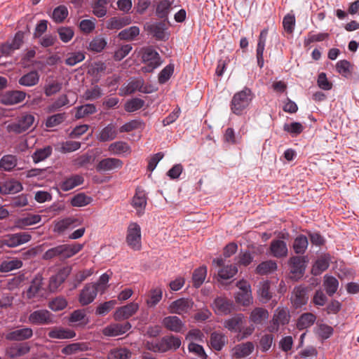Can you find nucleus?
<instances>
[{
	"instance_id": "15",
	"label": "nucleus",
	"mask_w": 359,
	"mask_h": 359,
	"mask_svg": "<svg viewBox=\"0 0 359 359\" xmlns=\"http://www.w3.org/2000/svg\"><path fill=\"white\" fill-rule=\"evenodd\" d=\"M131 328L130 323L110 324L102 330V334L107 337H117L125 334Z\"/></svg>"
},
{
	"instance_id": "55",
	"label": "nucleus",
	"mask_w": 359,
	"mask_h": 359,
	"mask_svg": "<svg viewBox=\"0 0 359 359\" xmlns=\"http://www.w3.org/2000/svg\"><path fill=\"white\" fill-rule=\"evenodd\" d=\"M172 2L169 0L161 1L156 7V15L160 18H167L171 8Z\"/></svg>"
},
{
	"instance_id": "61",
	"label": "nucleus",
	"mask_w": 359,
	"mask_h": 359,
	"mask_svg": "<svg viewBox=\"0 0 359 359\" xmlns=\"http://www.w3.org/2000/svg\"><path fill=\"white\" fill-rule=\"evenodd\" d=\"M93 161V156L89 154L81 155L72 161V165L76 168H86Z\"/></svg>"
},
{
	"instance_id": "56",
	"label": "nucleus",
	"mask_w": 359,
	"mask_h": 359,
	"mask_svg": "<svg viewBox=\"0 0 359 359\" xmlns=\"http://www.w3.org/2000/svg\"><path fill=\"white\" fill-rule=\"evenodd\" d=\"M53 149L50 146H47L42 149H39L35 151L32 157L33 161L36 163L44 161L52 154Z\"/></svg>"
},
{
	"instance_id": "33",
	"label": "nucleus",
	"mask_w": 359,
	"mask_h": 359,
	"mask_svg": "<svg viewBox=\"0 0 359 359\" xmlns=\"http://www.w3.org/2000/svg\"><path fill=\"white\" fill-rule=\"evenodd\" d=\"M83 177L80 175H74L66 178L60 184V189L64 191H69L83 183Z\"/></svg>"
},
{
	"instance_id": "45",
	"label": "nucleus",
	"mask_w": 359,
	"mask_h": 359,
	"mask_svg": "<svg viewBox=\"0 0 359 359\" xmlns=\"http://www.w3.org/2000/svg\"><path fill=\"white\" fill-rule=\"evenodd\" d=\"M277 269V264L275 261L267 260L260 263L256 268V273L259 275H266L273 273Z\"/></svg>"
},
{
	"instance_id": "41",
	"label": "nucleus",
	"mask_w": 359,
	"mask_h": 359,
	"mask_svg": "<svg viewBox=\"0 0 359 359\" xmlns=\"http://www.w3.org/2000/svg\"><path fill=\"white\" fill-rule=\"evenodd\" d=\"M130 23V19L128 17H113L107 22L106 27L108 29H120Z\"/></svg>"
},
{
	"instance_id": "18",
	"label": "nucleus",
	"mask_w": 359,
	"mask_h": 359,
	"mask_svg": "<svg viewBox=\"0 0 359 359\" xmlns=\"http://www.w3.org/2000/svg\"><path fill=\"white\" fill-rule=\"evenodd\" d=\"M41 221V216L38 214L28 213L17 218L15 222V226L20 229H24L28 226L34 225Z\"/></svg>"
},
{
	"instance_id": "53",
	"label": "nucleus",
	"mask_w": 359,
	"mask_h": 359,
	"mask_svg": "<svg viewBox=\"0 0 359 359\" xmlns=\"http://www.w3.org/2000/svg\"><path fill=\"white\" fill-rule=\"evenodd\" d=\"M110 279V275L107 273H104L101 275L100 278L96 283H91L94 285L96 292H100L101 294H104L109 287V281Z\"/></svg>"
},
{
	"instance_id": "24",
	"label": "nucleus",
	"mask_w": 359,
	"mask_h": 359,
	"mask_svg": "<svg viewBox=\"0 0 359 359\" xmlns=\"http://www.w3.org/2000/svg\"><path fill=\"white\" fill-rule=\"evenodd\" d=\"M26 97V93L21 90L6 92L1 98L5 104L12 105L22 102Z\"/></svg>"
},
{
	"instance_id": "36",
	"label": "nucleus",
	"mask_w": 359,
	"mask_h": 359,
	"mask_svg": "<svg viewBox=\"0 0 359 359\" xmlns=\"http://www.w3.org/2000/svg\"><path fill=\"white\" fill-rule=\"evenodd\" d=\"M18 165V158L15 155L6 154L0 158V170L6 172L12 171Z\"/></svg>"
},
{
	"instance_id": "26",
	"label": "nucleus",
	"mask_w": 359,
	"mask_h": 359,
	"mask_svg": "<svg viewBox=\"0 0 359 359\" xmlns=\"http://www.w3.org/2000/svg\"><path fill=\"white\" fill-rule=\"evenodd\" d=\"M22 190L20 182L15 180H7L0 183V192L3 194L18 193Z\"/></svg>"
},
{
	"instance_id": "6",
	"label": "nucleus",
	"mask_w": 359,
	"mask_h": 359,
	"mask_svg": "<svg viewBox=\"0 0 359 359\" xmlns=\"http://www.w3.org/2000/svg\"><path fill=\"white\" fill-rule=\"evenodd\" d=\"M1 238L4 247L13 248L28 243L32 239V236L27 232H19L5 235Z\"/></svg>"
},
{
	"instance_id": "12",
	"label": "nucleus",
	"mask_w": 359,
	"mask_h": 359,
	"mask_svg": "<svg viewBox=\"0 0 359 359\" xmlns=\"http://www.w3.org/2000/svg\"><path fill=\"white\" fill-rule=\"evenodd\" d=\"M34 116L31 114H24L19 117L16 123L8 126L9 130L21 133L28 130L34 123Z\"/></svg>"
},
{
	"instance_id": "16",
	"label": "nucleus",
	"mask_w": 359,
	"mask_h": 359,
	"mask_svg": "<svg viewBox=\"0 0 359 359\" xmlns=\"http://www.w3.org/2000/svg\"><path fill=\"white\" fill-rule=\"evenodd\" d=\"M97 292L93 284L87 283L83 288L81 290L78 300L81 305L86 306L92 303L95 299Z\"/></svg>"
},
{
	"instance_id": "3",
	"label": "nucleus",
	"mask_w": 359,
	"mask_h": 359,
	"mask_svg": "<svg viewBox=\"0 0 359 359\" xmlns=\"http://www.w3.org/2000/svg\"><path fill=\"white\" fill-rule=\"evenodd\" d=\"M252 100V94L250 89L245 88L243 90L236 93L231 102V109L236 115H241Z\"/></svg>"
},
{
	"instance_id": "39",
	"label": "nucleus",
	"mask_w": 359,
	"mask_h": 359,
	"mask_svg": "<svg viewBox=\"0 0 359 359\" xmlns=\"http://www.w3.org/2000/svg\"><path fill=\"white\" fill-rule=\"evenodd\" d=\"M72 268L66 266L61 269L55 276L50 278V286L55 288L60 285L71 273Z\"/></svg>"
},
{
	"instance_id": "59",
	"label": "nucleus",
	"mask_w": 359,
	"mask_h": 359,
	"mask_svg": "<svg viewBox=\"0 0 359 359\" xmlns=\"http://www.w3.org/2000/svg\"><path fill=\"white\" fill-rule=\"evenodd\" d=\"M66 118L65 113L55 114L46 118L45 125L47 128H53L63 123Z\"/></svg>"
},
{
	"instance_id": "57",
	"label": "nucleus",
	"mask_w": 359,
	"mask_h": 359,
	"mask_svg": "<svg viewBox=\"0 0 359 359\" xmlns=\"http://www.w3.org/2000/svg\"><path fill=\"white\" fill-rule=\"evenodd\" d=\"M308 239L304 235L297 236L294 241L293 248L297 254H304L308 247Z\"/></svg>"
},
{
	"instance_id": "40",
	"label": "nucleus",
	"mask_w": 359,
	"mask_h": 359,
	"mask_svg": "<svg viewBox=\"0 0 359 359\" xmlns=\"http://www.w3.org/2000/svg\"><path fill=\"white\" fill-rule=\"evenodd\" d=\"M210 342L215 351H221L226 343V337L222 332H215L210 335Z\"/></svg>"
},
{
	"instance_id": "2",
	"label": "nucleus",
	"mask_w": 359,
	"mask_h": 359,
	"mask_svg": "<svg viewBox=\"0 0 359 359\" xmlns=\"http://www.w3.org/2000/svg\"><path fill=\"white\" fill-rule=\"evenodd\" d=\"M142 62L145 65L142 67L144 73L152 72L158 67L162 61L158 53L152 47H145L141 50Z\"/></svg>"
},
{
	"instance_id": "5",
	"label": "nucleus",
	"mask_w": 359,
	"mask_h": 359,
	"mask_svg": "<svg viewBox=\"0 0 359 359\" xmlns=\"http://www.w3.org/2000/svg\"><path fill=\"white\" fill-rule=\"evenodd\" d=\"M236 286L239 291L235 294V300L237 304L247 306L252 303V297L250 284L245 280H240Z\"/></svg>"
},
{
	"instance_id": "4",
	"label": "nucleus",
	"mask_w": 359,
	"mask_h": 359,
	"mask_svg": "<svg viewBox=\"0 0 359 359\" xmlns=\"http://www.w3.org/2000/svg\"><path fill=\"white\" fill-rule=\"evenodd\" d=\"M126 241L131 249L134 250H140L141 249V227L137 222H131L129 223L127 228Z\"/></svg>"
},
{
	"instance_id": "47",
	"label": "nucleus",
	"mask_w": 359,
	"mask_h": 359,
	"mask_svg": "<svg viewBox=\"0 0 359 359\" xmlns=\"http://www.w3.org/2000/svg\"><path fill=\"white\" fill-rule=\"evenodd\" d=\"M206 275V266H202L195 269L192 276V281L194 286L195 287H199L205 281Z\"/></svg>"
},
{
	"instance_id": "7",
	"label": "nucleus",
	"mask_w": 359,
	"mask_h": 359,
	"mask_svg": "<svg viewBox=\"0 0 359 359\" xmlns=\"http://www.w3.org/2000/svg\"><path fill=\"white\" fill-rule=\"evenodd\" d=\"M290 314L286 309L278 308L270 321L268 330L271 332H277L280 325H285L290 321Z\"/></svg>"
},
{
	"instance_id": "23",
	"label": "nucleus",
	"mask_w": 359,
	"mask_h": 359,
	"mask_svg": "<svg viewBox=\"0 0 359 359\" xmlns=\"http://www.w3.org/2000/svg\"><path fill=\"white\" fill-rule=\"evenodd\" d=\"M79 220L72 217H67L56 221L54 224L53 231L58 234L63 233L66 230L76 227Z\"/></svg>"
},
{
	"instance_id": "44",
	"label": "nucleus",
	"mask_w": 359,
	"mask_h": 359,
	"mask_svg": "<svg viewBox=\"0 0 359 359\" xmlns=\"http://www.w3.org/2000/svg\"><path fill=\"white\" fill-rule=\"evenodd\" d=\"M323 285L326 293L329 296H332L338 289L339 281L334 276L325 275L324 276Z\"/></svg>"
},
{
	"instance_id": "20",
	"label": "nucleus",
	"mask_w": 359,
	"mask_h": 359,
	"mask_svg": "<svg viewBox=\"0 0 359 359\" xmlns=\"http://www.w3.org/2000/svg\"><path fill=\"white\" fill-rule=\"evenodd\" d=\"M255 349V345L251 341H247L236 345L232 348V355L236 358H245L250 355Z\"/></svg>"
},
{
	"instance_id": "27",
	"label": "nucleus",
	"mask_w": 359,
	"mask_h": 359,
	"mask_svg": "<svg viewBox=\"0 0 359 359\" xmlns=\"http://www.w3.org/2000/svg\"><path fill=\"white\" fill-rule=\"evenodd\" d=\"M271 255L277 258L286 257L287 255V247L285 241L281 240L273 241L270 245Z\"/></svg>"
},
{
	"instance_id": "46",
	"label": "nucleus",
	"mask_w": 359,
	"mask_h": 359,
	"mask_svg": "<svg viewBox=\"0 0 359 359\" xmlns=\"http://www.w3.org/2000/svg\"><path fill=\"white\" fill-rule=\"evenodd\" d=\"M163 291L161 287H155L150 290L146 304L148 307L155 306L162 299Z\"/></svg>"
},
{
	"instance_id": "35",
	"label": "nucleus",
	"mask_w": 359,
	"mask_h": 359,
	"mask_svg": "<svg viewBox=\"0 0 359 359\" xmlns=\"http://www.w3.org/2000/svg\"><path fill=\"white\" fill-rule=\"evenodd\" d=\"M40 76L37 71H31L22 76L18 81L20 85L32 87L36 86L39 81Z\"/></svg>"
},
{
	"instance_id": "54",
	"label": "nucleus",
	"mask_w": 359,
	"mask_h": 359,
	"mask_svg": "<svg viewBox=\"0 0 359 359\" xmlns=\"http://www.w3.org/2000/svg\"><path fill=\"white\" fill-rule=\"evenodd\" d=\"M107 44V43L104 38L96 36L90 41L88 49L93 52L100 53L104 49Z\"/></svg>"
},
{
	"instance_id": "8",
	"label": "nucleus",
	"mask_w": 359,
	"mask_h": 359,
	"mask_svg": "<svg viewBox=\"0 0 359 359\" xmlns=\"http://www.w3.org/2000/svg\"><path fill=\"white\" fill-rule=\"evenodd\" d=\"M123 163L116 158H105L100 161L96 165V170L100 173H107L121 169Z\"/></svg>"
},
{
	"instance_id": "32",
	"label": "nucleus",
	"mask_w": 359,
	"mask_h": 359,
	"mask_svg": "<svg viewBox=\"0 0 359 359\" xmlns=\"http://www.w3.org/2000/svg\"><path fill=\"white\" fill-rule=\"evenodd\" d=\"M330 256L323 255L318 258L314 263L311 272L314 276H318L325 271L330 266Z\"/></svg>"
},
{
	"instance_id": "1",
	"label": "nucleus",
	"mask_w": 359,
	"mask_h": 359,
	"mask_svg": "<svg viewBox=\"0 0 359 359\" xmlns=\"http://www.w3.org/2000/svg\"><path fill=\"white\" fill-rule=\"evenodd\" d=\"M245 318L242 313H237L233 316L226 319L224 323V327L231 332L236 333V337L238 341L243 340L251 336L255 330V325H244Z\"/></svg>"
},
{
	"instance_id": "14",
	"label": "nucleus",
	"mask_w": 359,
	"mask_h": 359,
	"mask_svg": "<svg viewBox=\"0 0 359 359\" xmlns=\"http://www.w3.org/2000/svg\"><path fill=\"white\" fill-rule=\"evenodd\" d=\"M140 305L136 302H130L125 306L118 307L114 313L116 320H126L135 314L139 310Z\"/></svg>"
},
{
	"instance_id": "29",
	"label": "nucleus",
	"mask_w": 359,
	"mask_h": 359,
	"mask_svg": "<svg viewBox=\"0 0 359 359\" xmlns=\"http://www.w3.org/2000/svg\"><path fill=\"white\" fill-rule=\"evenodd\" d=\"M69 321L76 326L84 327L89 323V318L83 309H77L71 313Z\"/></svg>"
},
{
	"instance_id": "9",
	"label": "nucleus",
	"mask_w": 359,
	"mask_h": 359,
	"mask_svg": "<svg viewBox=\"0 0 359 359\" xmlns=\"http://www.w3.org/2000/svg\"><path fill=\"white\" fill-rule=\"evenodd\" d=\"M28 322L32 325H48L53 323V314L46 309H39L32 312Z\"/></svg>"
},
{
	"instance_id": "63",
	"label": "nucleus",
	"mask_w": 359,
	"mask_h": 359,
	"mask_svg": "<svg viewBox=\"0 0 359 359\" xmlns=\"http://www.w3.org/2000/svg\"><path fill=\"white\" fill-rule=\"evenodd\" d=\"M68 10L65 6L61 5L56 7L52 14L53 20L57 23L63 22L68 15Z\"/></svg>"
},
{
	"instance_id": "37",
	"label": "nucleus",
	"mask_w": 359,
	"mask_h": 359,
	"mask_svg": "<svg viewBox=\"0 0 359 359\" xmlns=\"http://www.w3.org/2000/svg\"><path fill=\"white\" fill-rule=\"evenodd\" d=\"M22 261L18 258L3 260L0 263V272L8 273L22 266Z\"/></svg>"
},
{
	"instance_id": "11",
	"label": "nucleus",
	"mask_w": 359,
	"mask_h": 359,
	"mask_svg": "<svg viewBox=\"0 0 359 359\" xmlns=\"http://www.w3.org/2000/svg\"><path fill=\"white\" fill-rule=\"evenodd\" d=\"M194 302L188 298H180L172 302L169 307L171 313L184 315L188 313L193 308Z\"/></svg>"
},
{
	"instance_id": "51",
	"label": "nucleus",
	"mask_w": 359,
	"mask_h": 359,
	"mask_svg": "<svg viewBox=\"0 0 359 359\" xmlns=\"http://www.w3.org/2000/svg\"><path fill=\"white\" fill-rule=\"evenodd\" d=\"M69 100L67 95H62L58 97L51 104L47 107V111L49 113L59 110L63 107L68 105Z\"/></svg>"
},
{
	"instance_id": "49",
	"label": "nucleus",
	"mask_w": 359,
	"mask_h": 359,
	"mask_svg": "<svg viewBox=\"0 0 359 359\" xmlns=\"http://www.w3.org/2000/svg\"><path fill=\"white\" fill-rule=\"evenodd\" d=\"M75 109L76 111L75 114L76 119L82 118L86 116L95 113L97 111L96 107L93 104L81 105L76 107Z\"/></svg>"
},
{
	"instance_id": "52",
	"label": "nucleus",
	"mask_w": 359,
	"mask_h": 359,
	"mask_svg": "<svg viewBox=\"0 0 359 359\" xmlns=\"http://www.w3.org/2000/svg\"><path fill=\"white\" fill-rule=\"evenodd\" d=\"M283 130L292 137H297L303 132L304 126L299 122H293L285 123L283 125Z\"/></svg>"
},
{
	"instance_id": "10",
	"label": "nucleus",
	"mask_w": 359,
	"mask_h": 359,
	"mask_svg": "<svg viewBox=\"0 0 359 359\" xmlns=\"http://www.w3.org/2000/svg\"><path fill=\"white\" fill-rule=\"evenodd\" d=\"M212 309L216 314L226 316L235 309V305L231 299L219 297L214 300Z\"/></svg>"
},
{
	"instance_id": "38",
	"label": "nucleus",
	"mask_w": 359,
	"mask_h": 359,
	"mask_svg": "<svg viewBox=\"0 0 359 359\" xmlns=\"http://www.w3.org/2000/svg\"><path fill=\"white\" fill-rule=\"evenodd\" d=\"M117 136L116 126L110 123L105 126L99 133L97 139L100 142H107L115 139Z\"/></svg>"
},
{
	"instance_id": "17",
	"label": "nucleus",
	"mask_w": 359,
	"mask_h": 359,
	"mask_svg": "<svg viewBox=\"0 0 359 359\" xmlns=\"http://www.w3.org/2000/svg\"><path fill=\"white\" fill-rule=\"evenodd\" d=\"M309 299L307 290L302 286L295 287L291 295V302L295 308H300L306 304Z\"/></svg>"
},
{
	"instance_id": "13",
	"label": "nucleus",
	"mask_w": 359,
	"mask_h": 359,
	"mask_svg": "<svg viewBox=\"0 0 359 359\" xmlns=\"http://www.w3.org/2000/svg\"><path fill=\"white\" fill-rule=\"evenodd\" d=\"M121 95H129L134 93L136 91H140L144 93H149L150 90L147 89V86L144 85V80L142 78H137L130 80L125 86L121 89Z\"/></svg>"
},
{
	"instance_id": "50",
	"label": "nucleus",
	"mask_w": 359,
	"mask_h": 359,
	"mask_svg": "<svg viewBox=\"0 0 359 359\" xmlns=\"http://www.w3.org/2000/svg\"><path fill=\"white\" fill-rule=\"evenodd\" d=\"M145 346L148 350L155 353L166 352L163 337L161 339H152L151 341H147Z\"/></svg>"
},
{
	"instance_id": "43",
	"label": "nucleus",
	"mask_w": 359,
	"mask_h": 359,
	"mask_svg": "<svg viewBox=\"0 0 359 359\" xmlns=\"http://www.w3.org/2000/svg\"><path fill=\"white\" fill-rule=\"evenodd\" d=\"M306 258L304 257H293L290 259L291 272L296 274H302L305 270Z\"/></svg>"
},
{
	"instance_id": "42",
	"label": "nucleus",
	"mask_w": 359,
	"mask_h": 359,
	"mask_svg": "<svg viewBox=\"0 0 359 359\" xmlns=\"http://www.w3.org/2000/svg\"><path fill=\"white\" fill-rule=\"evenodd\" d=\"M109 151L114 155H121L130 154L131 151L129 145L124 142L117 141L111 143L108 148Z\"/></svg>"
},
{
	"instance_id": "22",
	"label": "nucleus",
	"mask_w": 359,
	"mask_h": 359,
	"mask_svg": "<svg viewBox=\"0 0 359 359\" xmlns=\"http://www.w3.org/2000/svg\"><path fill=\"white\" fill-rule=\"evenodd\" d=\"M32 335L33 330L32 328L23 327L7 333L6 339L10 341H23L30 339Z\"/></svg>"
},
{
	"instance_id": "34",
	"label": "nucleus",
	"mask_w": 359,
	"mask_h": 359,
	"mask_svg": "<svg viewBox=\"0 0 359 359\" xmlns=\"http://www.w3.org/2000/svg\"><path fill=\"white\" fill-rule=\"evenodd\" d=\"M43 278L41 275H36L32 280L31 284L26 292V296L29 299L34 298L39 294L42 290Z\"/></svg>"
},
{
	"instance_id": "30",
	"label": "nucleus",
	"mask_w": 359,
	"mask_h": 359,
	"mask_svg": "<svg viewBox=\"0 0 359 359\" xmlns=\"http://www.w3.org/2000/svg\"><path fill=\"white\" fill-rule=\"evenodd\" d=\"M30 351V346L27 343H22L11 346L6 349V355L12 358L21 357L26 355Z\"/></svg>"
},
{
	"instance_id": "64",
	"label": "nucleus",
	"mask_w": 359,
	"mask_h": 359,
	"mask_svg": "<svg viewBox=\"0 0 359 359\" xmlns=\"http://www.w3.org/2000/svg\"><path fill=\"white\" fill-rule=\"evenodd\" d=\"M130 351L126 348H114L109 353L107 359H129Z\"/></svg>"
},
{
	"instance_id": "28",
	"label": "nucleus",
	"mask_w": 359,
	"mask_h": 359,
	"mask_svg": "<svg viewBox=\"0 0 359 359\" xmlns=\"http://www.w3.org/2000/svg\"><path fill=\"white\" fill-rule=\"evenodd\" d=\"M269 318V312L263 308H255L250 313L249 320L252 325H262L263 322Z\"/></svg>"
},
{
	"instance_id": "60",
	"label": "nucleus",
	"mask_w": 359,
	"mask_h": 359,
	"mask_svg": "<svg viewBox=\"0 0 359 359\" xmlns=\"http://www.w3.org/2000/svg\"><path fill=\"white\" fill-rule=\"evenodd\" d=\"M163 339L166 351L169 350H177L182 344L180 338L173 335L165 336L163 337Z\"/></svg>"
},
{
	"instance_id": "62",
	"label": "nucleus",
	"mask_w": 359,
	"mask_h": 359,
	"mask_svg": "<svg viewBox=\"0 0 359 359\" xmlns=\"http://www.w3.org/2000/svg\"><path fill=\"white\" fill-rule=\"evenodd\" d=\"M140 34V29L137 26H133L119 32L118 37L123 40L130 41L134 39Z\"/></svg>"
},
{
	"instance_id": "58",
	"label": "nucleus",
	"mask_w": 359,
	"mask_h": 359,
	"mask_svg": "<svg viewBox=\"0 0 359 359\" xmlns=\"http://www.w3.org/2000/svg\"><path fill=\"white\" fill-rule=\"evenodd\" d=\"M93 199L91 197L86 196L83 193L75 195L71 199V205L73 207H83L90 204Z\"/></svg>"
},
{
	"instance_id": "48",
	"label": "nucleus",
	"mask_w": 359,
	"mask_h": 359,
	"mask_svg": "<svg viewBox=\"0 0 359 359\" xmlns=\"http://www.w3.org/2000/svg\"><path fill=\"white\" fill-rule=\"evenodd\" d=\"M316 316L311 313H305L298 319L297 327L299 330H304L311 327L316 321Z\"/></svg>"
},
{
	"instance_id": "25",
	"label": "nucleus",
	"mask_w": 359,
	"mask_h": 359,
	"mask_svg": "<svg viewBox=\"0 0 359 359\" xmlns=\"http://www.w3.org/2000/svg\"><path fill=\"white\" fill-rule=\"evenodd\" d=\"M76 336V332L70 329L61 327H54L48 332V337L51 339H69Z\"/></svg>"
},
{
	"instance_id": "19",
	"label": "nucleus",
	"mask_w": 359,
	"mask_h": 359,
	"mask_svg": "<svg viewBox=\"0 0 359 359\" xmlns=\"http://www.w3.org/2000/svg\"><path fill=\"white\" fill-rule=\"evenodd\" d=\"M147 204V198L145 192L143 190L136 191L132 200V205L138 216H142L144 213Z\"/></svg>"
},
{
	"instance_id": "21",
	"label": "nucleus",
	"mask_w": 359,
	"mask_h": 359,
	"mask_svg": "<svg viewBox=\"0 0 359 359\" xmlns=\"http://www.w3.org/2000/svg\"><path fill=\"white\" fill-rule=\"evenodd\" d=\"M163 326L174 332H181L184 327V323L176 316H170L163 319Z\"/></svg>"
},
{
	"instance_id": "31",
	"label": "nucleus",
	"mask_w": 359,
	"mask_h": 359,
	"mask_svg": "<svg viewBox=\"0 0 359 359\" xmlns=\"http://www.w3.org/2000/svg\"><path fill=\"white\" fill-rule=\"evenodd\" d=\"M83 248V244L73 243L60 245V258L68 259L81 251Z\"/></svg>"
}]
</instances>
